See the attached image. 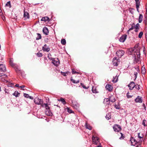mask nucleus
<instances>
[{
    "mask_svg": "<svg viewBox=\"0 0 147 147\" xmlns=\"http://www.w3.org/2000/svg\"><path fill=\"white\" fill-rule=\"evenodd\" d=\"M41 106L42 107H45L46 109L45 114L49 116H52V113L47 103L43 104L41 105Z\"/></svg>",
    "mask_w": 147,
    "mask_h": 147,
    "instance_id": "f257e3e1",
    "label": "nucleus"
},
{
    "mask_svg": "<svg viewBox=\"0 0 147 147\" xmlns=\"http://www.w3.org/2000/svg\"><path fill=\"white\" fill-rule=\"evenodd\" d=\"M115 100L114 98H113V99H112L111 98H105L103 101V103L105 105H108L109 104L110 101L112 102H115Z\"/></svg>",
    "mask_w": 147,
    "mask_h": 147,
    "instance_id": "f03ea898",
    "label": "nucleus"
},
{
    "mask_svg": "<svg viewBox=\"0 0 147 147\" xmlns=\"http://www.w3.org/2000/svg\"><path fill=\"white\" fill-rule=\"evenodd\" d=\"M119 60L117 57H115L113 59L112 61L113 65L114 66H117L119 63Z\"/></svg>",
    "mask_w": 147,
    "mask_h": 147,
    "instance_id": "7ed1b4c3",
    "label": "nucleus"
},
{
    "mask_svg": "<svg viewBox=\"0 0 147 147\" xmlns=\"http://www.w3.org/2000/svg\"><path fill=\"white\" fill-rule=\"evenodd\" d=\"M114 131L115 132H119L121 131V127L118 125H115L113 127Z\"/></svg>",
    "mask_w": 147,
    "mask_h": 147,
    "instance_id": "20e7f679",
    "label": "nucleus"
},
{
    "mask_svg": "<svg viewBox=\"0 0 147 147\" xmlns=\"http://www.w3.org/2000/svg\"><path fill=\"white\" fill-rule=\"evenodd\" d=\"M125 53L124 51L122 50H119L117 51L116 53L117 55L119 57L122 56Z\"/></svg>",
    "mask_w": 147,
    "mask_h": 147,
    "instance_id": "39448f33",
    "label": "nucleus"
},
{
    "mask_svg": "<svg viewBox=\"0 0 147 147\" xmlns=\"http://www.w3.org/2000/svg\"><path fill=\"white\" fill-rule=\"evenodd\" d=\"M92 140L94 143L96 145L99 142V138L95 136L94 135L92 136Z\"/></svg>",
    "mask_w": 147,
    "mask_h": 147,
    "instance_id": "423d86ee",
    "label": "nucleus"
},
{
    "mask_svg": "<svg viewBox=\"0 0 147 147\" xmlns=\"http://www.w3.org/2000/svg\"><path fill=\"white\" fill-rule=\"evenodd\" d=\"M127 37L126 35H123L121 36L119 39V40L120 42H124L126 39Z\"/></svg>",
    "mask_w": 147,
    "mask_h": 147,
    "instance_id": "0eeeda50",
    "label": "nucleus"
},
{
    "mask_svg": "<svg viewBox=\"0 0 147 147\" xmlns=\"http://www.w3.org/2000/svg\"><path fill=\"white\" fill-rule=\"evenodd\" d=\"M6 68L5 65L3 64H0V71L2 72H5L6 71Z\"/></svg>",
    "mask_w": 147,
    "mask_h": 147,
    "instance_id": "6e6552de",
    "label": "nucleus"
},
{
    "mask_svg": "<svg viewBox=\"0 0 147 147\" xmlns=\"http://www.w3.org/2000/svg\"><path fill=\"white\" fill-rule=\"evenodd\" d=\"M42 50L44 52H49L50 50V48L45 44L42 47Z\"/></svg>",
    "mask_w": 147,
    "mask_h": 147,
    "instance_id": "1a4fd4ad",
    "label": "nucleus"
},
{
    "mask_svg": "<svg viewBox=\"0 0 147 147\" xmlns=\"http://www.w3.org/2000/svg\"><path fill=\"white\" fill-rule=\"evenodd\" d=\"M34 103L37 105H41L42 103V101L41 99L38 98H36L34 100Z\"/></svg>",
    "mask_w": 147,
    "mask_h": 147,
    "instance_id": "9d476101",
    "label": "nucleus"
},
{
    "mask_svg": "<svg viewBox=\"0 0 147 147\" xmlns=\"http://www.w3.org/2000/svg\"><path fill=\"white\" fill-rule=\"evenodd\" d=\"M130 141L131 142V145L132 146H135L138 143L137 141L133 137L131 138Z\"/></svg>",
    "mask_w": 147,
    "mask_h": 147,
    "instance_id": "9b49d317",
    "label": "nucleus"
},
{
    "mask_svg": "<svg viewBox=\"0 0 147 147\" xmlns=\"http://www.w3.org/2000/svg\"><path fill=\"white\" fill-rule=\"evenodd\" d=\"M128 86L129 87V89L131 90L135 87V84L134 82H131L128 85Z\"/></svg>",
    "mask_w": 147,
    "mask_h": 147,
    "instance_id": "f8f14e48",
    "label": "nucleus"
},
{
    "mask_svg": "<svg viewBox=\"0 0 147 147\" xmlns=\"http://www.w3.org/2000/svg\"><path fill=\"white\" fill-rule=\"evenodd\" d=\"M105 88L107 90L111 91L112 90L113 87L111 85L107 84L106 85Z\"/></svg>",
    "mask_w": 147,
    "mask_h": 147,
    "instance_id": "ddd939ff",
    "label": "nucleus"
},
{
    "mask_svg": "<svg viewBox=\"0 0 147 147\" xmlns=\"http://www.w3.org/2000/svg\"><path fill=\"white\" fill-rule=\"evenodd\" d=\"M43 32L45 35H48L49 34V31L47 28L45 26L43 29L42 30Z\"/></svg>",
    "mask_w": 147,
    "mask_h": 147,
    "instance_id": "4468645a",
    "label": "nucleus"
},
{
    "mask_svg": "<svg viewBox=\"0 0 147 147\" xmlns=\"http://www.w3.org/2000/svg\"><path fill=\"white\" fill-rule=\"evenodd\" d=\"M52 61V63L56 66H58L60 64V62L58 61V59H57L56 60H55V59L54 58Z\"/></svg>",
    "mask_w": 147,
    "mask_h": 147,
    "instance_id": "2eb2a0df",
    "label": "nucleus"
},
{
    "mask_svg": "<svg viewBox=\"0 0 147 147\" xmlns=\"http://www.w3.org/2000/svg\"><path fill=\"white\" fill-rule=\"evenodd\" d=\"M24 20H26L27 19H29L30 18L29 13L27 12L24 11Z\"/></svg>",
    "mask_w": 147,
    "mask_h": 147,
    "instance_id": "dca6fc26",
    "label": "nucleus"
},
{
    "mask_svg": "<svg viewBox=\"0 0 147 147\" xmlns=\"http://www.w3.org/2000/svg\"><path fill=\"white\" fill-rule=\"evenodd\" d=\"M135 101L136 102L142 103V98L139 96H138L135 99Z\"/></svg>",
    "mask_w": 147,
    "mask_h": 147,
    "instance_id": "f3484780",
    "label": "nucleus"
},
{
    "mask_svg": "<svg viewBox=\"0 0 147 147\" xmlns=\"http://www.w3.org/2000/svg\"><path fill=\"white\" fill-rule=\"evenodd\" d=\"M135 2L137 10L139 12V8L140 5V1L139 0H135Z\"/></svg>",
    "mask_w": 147,
    "mask_h": 147,
    "instance_id": "a211bd4d",
    "label": "nucleus"
},
{
    "mask_svg": "<svg viewBox=\"0 0 147 147\" xmlns=\"http://www.w3.org/2000/svg\"><path fill=\"white\" fill-rule=\"evenodd\" d=\"M140 48H138L137 49H136L135 51L136 53V54L138 55V58H139L140 56Z\"/></svg>",
    "mask_w": 147,
    "mask_h": 147,
    "instance_id": "6ab92c4d",
    "label": "nucleus"
},
{
    "mask_svg": "<svg viewBox=\"0 0 147 147\" xmlns=\"http://www.w3.org/2000/svg\"><path fill=\"white\" fill-rule=\"evenodd\" d=\"M138 138L140 139V140L142 141V139L144 137L143 135L140 133H138Z\"/></svg>",
    "mask_w": 147,
    "mask_h": 147,
    "instance_id": "aec40b11",
    "label": "nucleus"
},
{
    "mask_svg": "<svg viewBox=\"0 0 147 147\" xmlns=\"http://www.w3.org/2000/svg\"><path fill=\"white\" fill-rule=\"evenodd\" d=\"M49 18L47 16L42 17L41 20V21H44L45 22L47 21H49Z\"/></svg>",
    "mask_w": 147,
    "mask_h": 147,
    "instance_id": "412c9836",
    "label": "nucleus"
},
{
    "mask_svg": "<svg viewBox=\"0 0 147 147\" xmlns=\"http://www.w3.org/2000/svg\"><path fill=\"white\" fill-rule=\"evenodd\" d=\"M130 25L131 26V27L129 29L127 30V32L128 34H129V32L130 31L133 30L134 29V23H133L132 24H130Z\"/></svg>",
    "mask_w": 147,
    "mask_h": 147,
    "instance_id": "4be33fe9",
    "label": "nucleus"
},
{
    "mask_svg": "<svg viewBox=\"0 0 147 147\" xmlns=\"http://www.w3.org/2000/svg\"><path fill=\"white\" fill-rule=\"evenodd\" d=\"M85 127L86 129L89 130H91L92 129V127L87 123H86Z\"/></svg>",
    "mask_w": 147,
    "mask_h": 147,
    "instance_id": "5701e85b",
    "label": "nucleus"
},
{
    "mask_svg": "<svg viewBox=\"0 0 147 147\" xmlns=\"http://www.w3.org/2000/svg\"><path fill=\"white\" fill-rule=\"evenodd\" d=\"M143 17V16L142 14H140L138 18V22L139 23H140L142 22V21Z\"/></svg>",
    "mask_w": 147,
    "mask_h": 147,
    "instance_id": "b1692460",
    "label": "nucleus"
},
{
    "mask_svg": "<svg viewBox=\"0 0 147 147\" xmlns=\"http://www.w3.org/2000/svg\"><path fill=\"white\" fill-rule=\"evenodd\" d=\"M71 81L74 84H77L80 81L79 80H78L77 81H76L72 79L71 78L70 79Z\"/></svg>",
    "mask_w": 147,
    "mask_h": 147,
    "instance_id": "393cba45",
    "label": "nucleus"
},
{
    "mask_svg": "<svg viewBox=\"0 0 147 147\" xmlns=\"http://www.w3.org/2000/svg\"><path fill=\"white\" fill-rule=\"evenodd\" d=\"M58 101H61L63 104H65L66 103V102L65 100L62 98H61L58 99Z\"/></svg>",
    "mask_w": 147,
    "mask_h": 147,
    "instance_id": "a878e982",
    "label": "nucleus"
},
{
    "mask_svg": "<svg viewBox=\"0 0 147 147\" xmlns=\"http://www.w3.org/2000/svg\"><path fill=\"white\" fill-rule=\"evenodd\" d=\"M20 94L18 92V91H16L14 92L13 94V95L15 96L16 97H18Z\"/></svg>",
    "mask_w": 147,
    "mask_h": 147,
    "instance_id": "bb28decb",
    "label": "nucleus"
},
{
    "mask_svg": "<svg viewBox=\"0 0 147 147\" xmlns=\"http://www.w3.org/2000/svg\"><path fill=\"white\" fill-rule=\"evenodd\" d=\"M134 29H140V26L139 23L137 24L136 25L134 24Z\"/></svg>",
    "mask_w": 147,
    "mask_h": 147,
    "instance_id": "cd10ccee",
    "label": "nucleus"
},
{
    "mask_svg": "<svg viewBox=\"0 0 147 147\" xmlns=\"http://www.w3.org/2000/svg\"><path fill=\"white\" fill-rule=\"evenodd\" d=\"M37 37L36 38V40H39L41 39V36L40 34L39 33H37Z\"/></svg>",
    "mask_w": 147,
    "mask_h": 147,
    "instance_id": "c85d7f7f",
    "label": "nucleus"
},
{
    "mask_svg": "<svg viewBox=\"0 0 147 147\" xmlns=\"http://www.w3.org/2000/svg\"><path fill=\"white\" fill-rule=\"evenodd\" d=\"M5 6H8L9 8H10L11 7L10 2V1L7 2L5 4Z\"/></svg>",
    "mask_w": 147,
    "mask_h": 147,
    "instance_id": "c756f323",
    "label": "nucleus"
},
{
    "mask_svg": "<svg viewBox=\"0 0 147 147\" xmlns=\"http://www.w3.org/2000/svg\"><path fill=\"white\" fill-rule=\"evenodd\" d=\"M9 63L13 67H14V64L13 63V61L12 60V59H10L9 61Z\"/></svg>",
    "mask_w": 147,
    "mask_h": 147,
    "instance_id": "7c9ffc66",
    "label": "nucleus"
},
{
    "mask_svg": "<svg viewBox=\"0 0 147 147\" xmlns=\"http://www.w3.org/2000/svg\"><path fill=\"white\" fill-rule=\"evenodd\" d=\"M92 91L93 93H97V92L96 90V89L95 87H92Z\"/></svg>",
    "mask_w": 147,
    "mask_h": 147,
    "instance_id": "2f4dec72",
    "label": "nucleus"
},
{
    "mask_svg": "<svg viewBox=\"0 0 147 147\" xmlns=\"http://www.w3.org/2000/svg\"><path fill=\"white\" fill-rule=\"evenodd\" d=\"M61 42L62 45H64L66 43V41L65 39H62L61 40Z\"/></svg>",
    "mask_w": 147,
    "mask_h": 147,
    "instance_id": "473e14b6",
    "label": "nucleus"
},
{
    "mask_svg": "<svg viewBox=\"0 0 147 147\" xmlns=\"http://www.w3.org/2000/svg\"><path fill=\"white\" fill-rule=\"evenodd\" d=\"M105 117L107 120H109L111 118V116L110 114L108 113L107 114Z\"/></svg>",
    "mask_w": 147,
    "mask_h": 147,
    "instance_id": "72a5a7b5",
    "label": "nucleus"
},
{
    "mask_svg": "<svg viewBox=\"0 0 147 147\" xmlns=\"http://www.w3.org/2000/svg\"><path fill=\"white\" fill-rule=\"evenodd\" d=\"M47 57L49 59H50L51 60H53V59H54V58H53L51 57V55L50 54H49L48 55Z\"/></svg>",
    "mask_w": 147,
    "mask_h": 147,
    "instance_id": "f704fd0d",
    "label": "nucleus"
},
{
    "mask_svg": "<svg viewBox=\"0 0 147 147\" xmlns=\"http://www.w3.org/2000/svg\"><path fill=\"white\" fill-rule=\"evenodd\" d=\"M143 34V32H141L138 35V37L139 38H141Z\"/></svg>",
    "mask_w": 147,
    "mask_h": 147,
    "instance_id": "c9c22d12",
    "label": "nucleus"
},
{
    "mask_svg": "<svg viewBox=\"0 0 147 147\" xmlns=\"http://www.w3.org/2000/svg\"><path fill=\"white\" fill-rule=\"evenodd\" d=\"M72 73L73 74H79V73L78 72L74 70V69H72Z\"/></svg>",
    "mask_w": 147,
    "mask_h": 147,
    "instance_id": "e433bc0d",
    "label": "nucleus"
},
{
    "mask_svg": "<svg viewBox=\"0 0 147 147\" xmlns=\"http://www.w3.org/2000/svg\"><path fill=\"white\" fill-rule=\"evenodd\" d=\"M142 73L144 74L146 72V69L144 67H142Z\"/></svg>",
    "mask_w": 147,
    "mask_h": 147,
    "instance_id": "4c0bfd02",
    "label": "nucleus"
},
{
    "mask_svg": "<svg viewBox=\"0 0 147 147\" xmlns=\"http://www.w3.org/2000/svg\"><path fill=\"white\" fill-rule=\"evenodd\" d=\"M146 121L145 119H144L143 120L142 124L144 126H146Z\"/></svg>",
    "mask_w": 147,
    "mask_h": 147,
    "instance_id": "58836bf2",
    "label": "nucleus"
},
{
    "mask_svg": "<svg viewBox=\"0 0 147 147\" xmlns=\"http://www.w3.org/2000/svg\"><path fill=\"white\" fill-rule=\"evenodd\" d=\"M139 48H140V47H139L138 44H136L135 46L134 49V50H136V49Z\"/></svg>",
    "mask_w": 147,
    "mask_h": 147,
    "instance_id": "ea45409f",
    "label": "nucleus"
},
{
    "mask_svg": "<svg viewBox=\"0 0 147 147\" xmlns=\"http://www.w3.org/2000/svg\"><path fill=\"white\" fill-rule=\"evenodd\" d=\"M81 86H82V87L84 88H85L86 89H88V87H86L85 85L84 84H83V83H81Z\"/></svg>",
    "mask_w": 147,
    "mask_h": 147,
    "instance_id": "a19ab883",
    "label": "nucleus"
},
{
    "mask_svg": "<svg viewBox=\"0 0 147 147\" xmlns=\"http://www.w3.org/2000/svg\"><path fill=\"white\" fill-rule=\"evenodd\" d=\"M67 112L70 113H73V111L69 108L67 109Z\"/></svg>",
    "mask_w": 147,
    "mask_h": 147,
    "instance_id": "79ce46f5",
    "label": "nucleus"
},
{
    "mask_svg": "<svg viewBox=\"0 0 147 147\" xmlns=\"http://www.w3.org/2000/svg\"><path fill=\"white\" fill-rule=\"evenodd\" d=\"M135 87L137 90H139L140 89V86L138 84L135 85Z\"/></svg>",
    "mask_w": 147,
    "mask_h": 147,
    "instance_id": "37998d69",
    "label": "nucleus"
},
{
    "mask_svg": "<svg viewBox=\"0 0 147 147\" xmlns=\"http://www.w3.org/2000/svg\"><path fill=\"white\" fill-rule=\"evenodd\" d=\"M117 81V79L116 78H113V79L112 80V82L113 83H116Z\"/></svg>",
    "mask_w": 147,
    "mask_h": 147,
    "instance_id": "c03bdc74",
    "label": "nucleus"
},
{
    "mask_svg": "<svg viewBox=\"0 0 147 147\" xmlns=\"http://www.w3.org/2000/svg\"><path fill=\"white\" fill-rule=\"evenodd\" d=\"M120 134H121V136L119 138V139L121 140L123 139L124 138V137L123 135V134L121 133H120Z\"/></svg>",
    "mask_w": 147,
    "mask_h": 147,
    "instance_id": "a18cd8bd",
    "label": "nucleus"
},
{
    "mask_svg": "<svg viewBox=\"0 0 147 147\" xmlns=\"http://www.w3.org/2000/svg\"><path fill=\"white\" fill-rule=\"evenodd\" d=\"M37 56L38 57H41L42 56V53H37Z\"/></svg>",
    "mask_w": 147,
    "mask_h": 147,
    "instance_id": "49530a36",
    "label": "nucleus"
},
{
    "mask_svg": "<svg viewBox=\"0 0 147 147\" xmlns=\"http://www.w3.org/2000/svg\"><path fill=\"white\" fill-rule=\"evenodd\" d=\"M68 73V72H61V73L62 75H63L64 76H66V74H67Z\"/></svg>",
    "mask_w": 147,
    "mask_h": 147,
    "instance_id": "de8ad7c7",
    "label": "nucleus"
},
{
    "mask_svg": "<svg viewBox=\"0 0 147 147\" xmlns=\"http://www.w3.org/2000/svg\"><path fill=\"white\" fill-rule=\"evenodd\" d=\"M24 96L25 97L27 98H28L29 97V96L28 94H27L26 93H24Z\"/></svg>",
    "mask_w": 147,
    "mask_h": 147,
    "instance_id": "09e8293b",
    "label": "nucleus"
},
{
    "mask_svg": "<svg viewBox=\"0 0 147 147\" xmlns=\"http://www.w3.org/2000/svg\"><path fill=\"white\" fill-rule=\"evenodd\" d=\"M129 92H128L127 93V96L128 98H130L131 97V96L129 95Z\"/></svg>",
    "mask_w": 147,
    "mask_h": 147,
    "instance_id": "8fccbe9b",
    "label": "nucleus"
},
{
    "mask_svg": "<svg viewBox=\"0 0 147 147\" xmlns=\"http://www.w3.org/2000/svg\"><path fill=\"white\" fill-rule=\"evenodd\" d=\"M137 74H138V73L137 72H134V75L135 76V79H136V78L137 77Z\"/></svg>",
    "mask_w": 147,
    "mask_h": 147,
    "instance_id": "3c124183",
    "label": "nucleus"
},
{
    "mask_svg": "<svg viewBox=\"0 0 147 147\" xmlns=\"http://www.w3.org/2000/svg\"><path fill=\"white\" fill-rule=\"evenodd\" d=\"M135 50L134 48H131L129 49V51L131 52H133L134 51H135Z\"/></svg>",
    "mask_w": 147,
    "mask_h": 147,
    "instance_id": "603ef678",
    "label": "nucleus"
},
{
    "mask_svg": "<svg viewBox=\"0 0 147 147\" xmlns=\"http://www.w3.org/2000/svg\"><path fill=\"white\" fill-rule=\"evenodd\" d=\"M135 69L138 72L139 71V67H137V68H135Z\"/></svg>",
    "mask_w": 147,
    "mask_h": 147,
    "instance_id": "864d4df0",
    "label": "nucleus"
},
{
    "mask_svg": "<svg viewBox=\"0 0 147 147\" xmlns=\"http://www.w3.org/2000/svg\"><path fill=\"white\" fill-rule=\"evenodd\" d=\"M139 29H135V31L136 32H137L138 31V30H139Z\"/></svg>",
    "mask_w": 147,
    "mask_h": 147,
    "instance_id": "5fc2aeb1",
    "label": "nucleus"
},
{
    "mask_svg": "<svg viewBox=\"0 0 147 147\" xmlns=\"http://www.w3.org/2000/svg\"><path fill=\"white\" fill-rule=\"evenodd\" d=\"M28 98H29L30 99H33V97L32 96H29V97Z\"/></svg>",
    "mask_w": 147,
    "mask_h": 147,
    "instance_id": "6e6d98bb",
    "label": "nucleus"
},
{
    "mask_svg": "<svg viewBox=\"0 0 147 147\" xmlns=\"http://www.w3.org/2000/svg\"><path fill=\"white\" fill-rule=\"evenodd\" d=\"M25 87V86L24 85H22L20 87V88H23Z\"/></svg>",
    "mask_w": 147,
    "mask_h": 147,
    "instance_id": "4d7b16f0",
    "label": "nucleus"
},
{
    "mask_svg": "<svg viewBox=\"0 0 147 147\" xmlns=\"http://www.w3.org/2000/svg\"><path fill=\"white\" fill-rule=\"evenodd\" d=\"M15 86L16 87H20V86H19V84H16V85Z\"/></svg>",
    "mask_w": 147,
    "mask_h": 147,
    "instance_id": "13d9d810",
    "label": "nucleus"
},
{
    "mask_svg": "<svg viewBox=\"0 0 147 147\" xmlns=\"http://www.w3.org/2000/svg\"><path fill=\"white\" fill-rule=\"evenodd\" d=\"M97 147H102L101 145V144H100L97 146Z\"/></svg>",
    "mask_w": 147,
    "mask_h": 147,
    "instance_id": "bf43d9fd",
    "label": "nucleus"
},
{
    "mask_svg": "<svg viewBox=\"0 0 147 147\" xmlns=\"http://www.w3.org/2000/svg\"><path fill=\"white\" fill-rule=\"evenodd\" d=\"M143 106H144V108H146V106H145V105L144 104H143Z\"/></svg>",
    "mask_w": 147,
    "mask_h": 147,
    "instance_id": "052dcab7",
    "label": "nucleus"
},
{
    "mask_svg": "<svg viewBox=\"0 0 147 147\" xmlns=\"http://www.w3.org/2000/svg\"><path fill=\"white\" fill-rule=\"evenodd\" d=\"M11 85H10L9 86H12V84L11 83Z\"/></svg>",
    "mask_w": 147,
    "mask_h": 147,
    "instance_id": "680f3d73",
    "label": "nucleus"
},
{
    "mask_svg": "<svg viewBox=\"0 0 147 147\" xmlns=\"http://www.w3.org/2000/svg\"><path fill=\"white\" fill-rule=\"evenodd\" d=\"M138 147V146H136V147Z\"/></svg>",
    "mask_w": 147,
    "mask_h": 147,
    "instance_id": "e2e57ef3",
    "label": "nucleus"
},
{
    "mask_svg": "<svg viewBox=\"0 0 147 147\" xmlns=\"http://www.w3.org/2000/svg\"><path fill=\"white\" fill-rule=\"evenodd\" d=\"M22 90H24V89H23Z\"/></svg>",
    "mask_w": 147,
    "mask_h": 147,
    "instance_id": "0e129e2a",
    "label": "nucleus"
}]
</instances>
